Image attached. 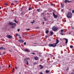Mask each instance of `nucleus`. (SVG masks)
Wrapping results in <instances>:
<instances>
[{
    "label": "nucleus",
    "instance_id": "obj_1",
    "mask_svg": "<svg viewBox=\"0 0 74 74\" xmlns=\"http://www.w3.org/2000/svg\"><path fill=\"white\" fill-rule=\"evenodd\" d=\"M72 15L71 12H69L67 14V17H68V18H72Z\"/></svg>",
    "mask_w": 74,
    "mask_h": 74
},
{
    "label": "nucleus",
    "instance_id": "obj_2",
    "mask_svg": "<svg viewBox=\"0 0 74 74\" xmlns=\"http://www.w3.org/2000/svg\"><path fill=\"white\" fill-rule=\"evenodd\" d=\"M58 29V28L55 27V26H54L52 28V30L53 31H56Z\"/></svg>",
    "mask_w": 74,
    "mask_h": 74
},
{
    "label": "nucleus",
    "instance_id": "obj_3",
    "mask_svg": "<svg viewBox=\"0 0 74 74\" xmlns=\"http://www.w3.org/2000/svg\"><path fill=\"white\" fill-rule=\"evenodd\" d=\"M6 37H7V38L9 39L11 38H12V36L8 34L7 35Z\"/></svg>",
    "mask_w": 74,
    "mask_h": 74
},
{
    "label": "nucleus",
    "instance_id": "obj_4",
    "mask_svg": "<svg viewBox=\"0 0 74 74\" xmlns=\"http://www.w3.org/2000/svg\"><path fill=\"white\" fill-rule=\"evenodd\" d=\"M18 42H22L23 43V42H24V40H18Z\"/></svg>",
    "mask_w": 74,
    "mask_h": 74
},
{
    "label": "nucleus",
    "instance_id": "obj_5",
    "mask_svg": "<svg viewBox=\"0 0 74 74\" xmlns=\"http://www.w3.org/2000/svg\"><path fill=\"white\" fill-rule=\"evenodd\" d=\"M9 25H14V23L12 22H9Z\"/></svg>",
    "mask_w": 74,
    "mask_h": 74
},
{
    "label": "nucleus",
    "instance_id": "obj_6",
    "mask_svg": "<svg viewBox=\"0 0 74 74\" xmlns=\"http://www.w3.org/2000/svg\"><path fill=\"white\" fill-rule=\"evenodd\" d=\"M64 40H66L65 43L66 44H67V43L68 42V39H67L64 38Z\"/></svg>",
    "mask_w": 74,
    "mask_h": 74
},
{
    "label": "nucleus",
    "instance_id": "obj_7",
    "mask_svg": "<svg viewBox=\"0 0 74 74\" xmlns=\"http://www.w3.org/2000/svg\"><path fill=\"white\" fill-rule=\"evenodd\" d=\"M71 1H68V0H65V3H66H66H67V2H68V3H69V2H71Z\"/></svg>",
    "mask_w": 74,
    "mask_h": 74
},
{
    "label": "nucleus",
    "instance_id": "obj_8",
    "mask_svg": "<svg viewBox=\"0 0 74 74\" xmlns=\"http://www.w3.org/2000/svg\"><path fill=\"white\" fill-rule=\"evenodd\" d=\"M34 59L35 60H37L38 59V58L37 57H35L34 58Z\"/></svg>",
    "mask_w": 74,
    "mask_h": 74
},
{
    "label": "nucleus",
    "instance_id": "obj_9",
    "mask_svg": "<svg viewBox=\"0 0 74 74\" xmlns=\"http://www.w3.org/2000/svg\"><path fill=\"white\" fill-rule=\"evenodd\" d=\"M53 45V47H55L56 46V43L52 44Z\"/></svg>",
    "mask_w": 74,
    "mask_h": 74
},
{
    "label": "nucleus",
    "instance_id": "obj_10",
    "mask_svg": "<svg viewBox=\"0 0 74 74\" xmlns=\"http://www.w3.org/2000/svg\"><path fill=\"white\" fill-rule=\"evenodd\" d=\"M24 51H26L27 52H29V51H30V50H29V49H25Z\"/></svg>",
    "mask_w": 74,
    "mask_h": 74
},
{
    "label": "nucleus",
    "instance_id": "obj_11",
    "mask_svg": "<svg viewBox=\"0 0 74 74\" xmlns=\"http://www.w3.org/2000/svg\"><path fill=\"white\" fill-rule=\"evenodd\" d=\"M29 59V58H25L24 59V60H25V61H27Z\"/></svg>",
    "mask_w": 74,
    "mask_h": 74
},
{
    "label": "nucleus",
    "instance_id": "obj_12",
    "mask_svg": "<svg viewBox=\"0 0 74 74\" xmlns=\"http://www.w3.org/2000/svg\"><path fill=\"white\" fill-rule=\"evenodd\" d=\"M56 44L57 45V44H58V42H59V40L58 39H56Z\"/></svg>",
    "mask_w": 74,
    "mask_h": 74
},
{
    "label": "nucleus",
    "instance_id": "obj_13",
    "mask_svg": "<svg viewBox=\"0 0 74 74\" xmlns=\"http://www.w3.org/2000/svg\"><path fill=\"white\" fill-rule=\"evenodd\" d=\"M49 45L50 47H53L52 44H49Z\"/></svg>",
    "mask_w": 74,
    "mask_h": 74
},
{
    "label": "nucleus",
    "instance_id": "obj_14",
    "mask_svg": "<svg viewBox=\"0 0 74 74\" xmlns=\"http://www.w3.org/2000/svg\"><path fill=\"white\" fill-rule=\"evenodd\" d=\"M39 67H40V69L43 68V66H42L41 65H39Z\"/></svg>",
    "mask_w": 74,
    "mask_h": 74
},
{
    "label": "nucleus",
    "instance_id": "obj_15",
    "mask_svg": "<svg viewBox=\"0 0 74 74\" xmlns=\"http://www.w3.org/2000/svg\"><path fill=\"white\" fill-rule=\"evenodd\" d=\"M70 48L72 49V48H73V45H71L70 46Z\"/></svg>",
    "mask_w": 74,
    "mask_h": 74
},
{
    "label": "nucleus",
    "instance_id": "obj_16",
    "mask_svg": "<svg viewBox=\"0 0 74 74\" xmlns=\"http://www.w3.org/2000/svg\"><path fill=\"white\" fill-rule=\"evenodd\" d=\"M50 33V34H51L50 35L51 36H52V35H53V32H51Z\"/></svg>",
    "mask_w": 74,
    "mask_h": 74
},
{
    "label": "nucleus",
    "instance_id": "obj_17",
    "mask_svg": "<svg viewBox=\"0 0 74 74\" xmlns=\"http://www.w3.org/2000/svg\"><path fill=\"white\" fill-rule=\"evenodd\" d=\"M49 71H48L47 70L46 71H45V73H49Z\"/></svg>",
    "mask_w": 74,
    "mask_h": 74
},
{
    "label": "nucleus",
    "instance_id": "obj_18",
    "mask_svg": "<svg viewBox=\"0 0 74 74\" xmlns=\"http://www.w3.org/2000/svg\"><path fill=\"white\" fill-rule=\"evenodd\" d=\"M54 18H56L58 17V16L57 15H55L54 16Z\"/></svg>",
    "mask_w": 74,
    "mask_h": 74
},
{
    "label": "nucleus",
    "instance_id": "obj_19",
    "mask_svg": "<svg viewBox=\"0 0 74 74\" xmlns=\"http://www.w3.org/2000/svg\"><path fill=\"white\" fill-rule=\"evenodd\" d=\"M12 29H14V28H15V27L14 25H12Z\"/></svg>",
    "mask_w": 74,
    "mask_h": 74
},
{
    "label": "nucleus",
    "instance_id": "obj_20",
    "mask_svg": "<svg viewBox=\"0 0 74 74\" xmlns=\"http://www.w3.org/2000/svg\"><path fill=\"white\" fill-rule=\"evenodd\" d=\"M49 32V31L48 30H47L46 31V34H48V33Z\"/></svg>",
    "mask_w": 74,
    "mask_h": 74
},
{
    "label": "nucleus",
    "instance_id": "obj_21",
    "mask_svg": "<svg viewBox=\"0 0 74 74\" xmlns=\"http://www.w3.org/2000/svg\"><path fill=\"white\" fill-rule=\"evenodd\" d=\"M3 49V47H1L0 48V49L1 50H2V49Z\"/></svg>",
    "mask_w": 74,
    "mask_h": 74
},
{
    "label": "nucleus",
    "instance_id": "obj_22",
    "mask_svg": "<svg viewBox=\"0 0 74 74\" xmlns=\"http://www.w3.org/2000/svg\"><path fill=\"white\" fill-rule=\"evenodd\" d=\"M34 22H35V21L34 20H33V22H31L30 23H32V24H33V23H34Z\"/></svg>",
    "mask_w": 74,
    "mask_h": 74
},
{
    "label": "nucleus",
    "instance_id": "obj_23",
    "mask_svg": "<svg viewBox=\"0 0 74 74\" xmlns=\"http://www.w3.org/2000/svg\"><path fill=\"white\" fill-rule=\"evenodd\" d=\"M43 19L45 20V21H47V19H46V18H45V17H44Z\"/></svg>",
    "mask_w": 74,
    "mask_h": 74
},
{
    "label": "nucleus",
    "instance_id": "obj_24",
    "mask_svg": "<svg viewBox=\"0 0 74 74\" xmlns=\"http://www.w3.org/2000/svg\"><path fill=\"white\" fill-rule=\"evenodd\" d=\"M40 8H39V9H37V11L38 12H40Z\"/></svg>",
    "mask_w": 74,
    "mask_h": 74
},
{
    "label": "nucleus",
    "instance_id": "obj_25",
    "mask_svg": "<svg viewBox=\"0 0 74 74\" xmlns=\"http://www.w3.org/2000/svg\"><path fill=\"white\" fill-rule=\"evenodd\" d=\"M32 55H36V53H32Z\"/></svg>",
    "mask_w": 74,
    "mask_h": 74
},
{
    "label": "nucleus",
    "instance_id": "obj_26",
    "mask_svg": "<svg viewBox=\"0 0 74 74\" xmlns=\"http://www.w3.org/2000/svg\"><path fill=\"white\" fill-rule=\"evenodd\" d=\"M23 45H26V42H24Z\"/></svg>",
    "mask_w": 74,
    "mask_h": 74
},
{
    "label": "nucleus",
    "instance_id": "obj_27",
    "mask_svg": "<svg viewBox=\"0 0 74 74\" xmlns=\"http://www.w3.org/2000/svg\"><path fill=\"white\" fill-rule=\"evenodd\" d=\"M28 64H29V62H28V61H27L26 65H28Z\"/></svg>",
    "mask_w": 74,
    "mask_h": 74
},
{
    "label": "nucleus",
    "instance_id": "obj_28",
    "mask_svg": "<svg viewBox=\"0 0 74 74\" xmlns=\"http://www.w3.org/2000/svg\"><path fill=\"white\" fill-rule=\"evenodd\" d=\"M16 36H20V35L18 34H16Z\"/></svg>",
    "mask_w": 74,
    "mask_h": 74
},
{
    "label": "nucleus",
    "instance_id": "obj_29",
    "mask_svg": "<svg viewBox=\"0 0 74 74\" xmlns=\"http://www.w3.org/2000/svg\"><path fill=\"white\" fill-rule=\"evenodd\" d=\"M19 38L20 39H22V38H21V36H19Z\"/></svg>",
    "mask_w": 74,
    "mask_h": 74
},
{
    "label": "nucleus",
    "instance_id": "obj_30",
    "mask_svg": "<svg viewBox=\"0 0 74 74\" xmlns=\"http://www.w3.org/2000/svg\"><path fill=\"white\" fill-rule=\"evenodd\" d=\"M30 30V29L29 28L28 29H26V30H27V31H29Z\"/></svg>",
    "mask_w": 74,
    "mask_h": 74
},
{
    "label": "nucleus",
    "instance_id": "obj_31",
    "mask_svg": "<svg viewBox=\"0 0 74 74\" xmlns=\"http://www.w3.org/2000/svg\"><path fill=\"white\" fill-rule=\"evenodd\" d=\"M60 34H61V35H62V36H63V34H64V33H60Z\"/></svg>",
    "mask_w": 74,
    "mask_h": 74
},
{
    "label": "nucleus",
    "instance_id": "obj_32",
    "mask_svg": "<svg viewBox=\"0 0 74 74\" xmlns=\"http://www.w3.org/2000/svg\"><path fill=\"white\" fill-rule=\"evenodd\" d=\"M53 16H54L55 15V13H54V12H53Z\"/></svg>",
    "mask_w": 74,
    "mask_h": 74
},
{
    "label": "nucleus",
    "instance_id": "obj_33",
    "mask_svg": "<svg viewBox=\"0 0 74 74\" xmlns=\"http://www.w3.org/2000/svg\"><path fill=\"white\" fill-rule=\"evenodd\" d=\"M28 10H31V8H29Z\"/></svg>",
    "mask_w": 74,
    "mask_h": 74
},
{
    "label": "nucleus",
    "instance_id": "obj_34",
    "mask_svg": "<svg viewBox=\"0 0 74 74\" xmlns=\"http://www.w3.org/2000/svg\"><path fill=\"white\" fill-rule=\"evenodd\" d=\"M17 31L18 32H19V31H20V29H17Z\"/></svg>",
    "mask_w": 74,
    "mask_h": 74
},
{
    "label": "nucleus",
    "instance_id": "obj_35",
    "mask_svg": "<svg viewBox=\"0 0 74 74\" xmlns=\"http://www.w3.org/2000/svg\"><path fill=\"white\" fill-rule=\"evenodd\" d=\"M63 31V29H61V32H62Z\"/></svg>",
    "mask_w": 74,
    "mask_h": 74
},
{
    "label": "nucleus",
    "instance_id": "obj_36",
    "mask_svg": "<svg viewBox=\"0 0 74 74\" xmlns=\"http://www.w3.org/2000/svg\"><path fill=\"white\" fill-rule=\"evenodd\" d=\"M34 52H38V51H34Z\"/></svg>",
    "mask_w": 74,
    "mask_h": 74
},
{
    "label": "nucleus",
    "instance_id": "obj_37",
    "mask_svg": "<svg viewBox=\"0 0 74 74\" xmlns=\"http://www.w3.org/2000/svg\"><path fill=\"white\" fill-rule=\"evenodd\" d=\"M10 67H11V65H10L8 67L9 68H10Z\"/></svg>",
    "mask_w": 74,
    "mask_h": 74
},
{
    "label": "nucleus",
    "instance_id": "obj_38",
    "mask_svg": "<svg viewBox=\"0 0 74 74\" xmlns=\"http://www.w3.org/2000/svg\"><path fill=\"white\" fill-rule=\"evenodd\" d=\"M72 12H73V13L74 12V10H72Z\"/></svg>",
    "mask_w": 74,
    "mask_h": 74
},
{
    "label": "nucleus",
    "instance_id": "obj_39",
    "mask_svg": "<svg viewBox=\"0 0 74 74\" xmlns=\"http://www.w3.org/2000/svg\"><path fill=\"white\" fill-rule=\"evenodd\" d=\"M14 68H13V70H12V72H14Z\"/></svg>",
    "mask_w": 74,
    "mask_h": 74
},
{
    "label": "nucleus",
    "instance_id": "obj_40",
    "mask_svg": "<svg viewBox=\"0 0 74 74\" xmlns=\"http://www.w3.org/2000/svg\"><path fill=\"white\" fill-rule=\"evenodd\" d=\"M14 26H16V23H14Z\"/></svg>",
    "mask_w": 74,
    "mask_h": 74
},
{
    "label": "nucleus",
    "instance_id": "obj_41",
    "mask_svg": "<svg viewBox=\"0 0 74 74\" xmlns=\"http://www.w3.org/2000/svg\"><path fill=\"white\" fill-rule=\"evenodd\" d=\"M5 5H8V4L7 3H5Z\"/></svg>",
    "mask_w": 74,
    "mask_h": 74
},
{
    "label": "nucleus",
    "instance_id": "obj_42",
    "mask_svg": "<svg viewBox=\"0 0 74 74\" xmlns=\"http://www.w3.org/2000/svg\"><path fill=\"white\" fill-rule=\"evenodd\" d=\"M15 69H18V68H17V67H15Z\"/></svg>",
    "mask_w": 74,
    "mask_h": 74
},
{
    "label": "nucleus",
    "instance_id": "obj_43",
    "mask_svg": "<svg viewBox=\"0 0 74 74\" xmlns=\"http://www.w3.org/2000/svg\"><path fill=\"white\" fill-rule=\"evenodd\" d=\"M53 5V4H51V5L52 6V5Z\"/></svg>",
    "mask_w": 74,
    "mask_h": 74
},
{
    "label": "nucleus",
    "instance_id": "obj_44",
    "mask_svg": "<svg viewBox=\"0 0 74 74\" xmlns=\"http://www.w3.org/2000/svg\"><path fill=\"white\" fill-rule=\"evenodd\" d=\"M45 38H47V37H48V36H45Z\"/></svg>",
    "mask_w": 74,
    "mask_h": 74
},
{
    "label": "nucleus",
    "instance_id": "obj_45",
    "mask_svg": "<svg viewBox=\"0 0 74 74\" xmlns=\"http://www.w3.org/2000/svg\"><path fill=\"white\" fill-rule=\"evenodd\" d=\"M5 54V52H3V53L2 54V55H4Z\"/></svg>",
    "mask_w": 74,
    "mask_h": 74
},
{
    "label": "nucleus",
    "instance_id": "obj_46",
    "mask_svg": "<svg viewBox=\"0 0 74 74\" xmlns=\"http://www.w3.org/2000/svg\"><path fill=\"white\" fill-rule=\"evenodd\" d=\"M36 63H36V62H35L34 63V65H36Z\"/></svg>",
    "mask_w": 74,
    "mask_h": 74
},
{
    "label": "nucleus",
    "instance_id": "obj_47",
    "mask_svg": "<svg viewBox=\"0 0 74 74\" xmlns=\"http://www.w3.org/2000/svg\"><path fill=\"white\" fill-rule=\"evenodd\" d=\"M71 74H74V72H73Z\"/></svg>",
    "mask_w": 74,
    "mask_h": 74
},
{
    "label": "nucleus",
    "instance_id": "obj_48",
    "mask_svg": "<svg viewBox=\"0 0 74 74\" xmlns=\"http://www.w3.org/2000/svg\"><path fill=\"white\" fill-rule=\"evenodd\" d=\"M14 21L15 22H16V20H14Z\"/></svg>",
    "mask_w": 74,
    "mask_h": 74
},
{
    "label": "nucleus",
    "instance_id": "obj_49",
    "mask_svg": "<svg viewBox=\"0 0 74 74\" xmlns=\"http://www.w3.org/2000/svg\"><path fill=\"white\" fill-rule=\"evenodd\" d=\"M16 23H18V22L16 21Z\"/></svg>",
    "mask_w": 74,
    "mask_h": 74
},
{
    "label": "nucleus",
    "instance_id": "obj_50",
    "mask_svg": "<svg viewBox=\"0 0 74 74\" xmlns=\"http://www.w3.org/2000/svg\"><path fill=\"white\" fill-rule=\"evenodd\" d=\"M12 5H14V3H12Z\"/></svg>",
    "mask_w": 74,
    "mask_h": 74
},
{
    "label": "nucleus",
    "instance_id": "obj_51",
    "mask_svg": "<svg viewBox=\"0 0 74 74\" xmlns=\"http://www.w3.org/2000/svg\"><path fill=\"white\" fill-rule=\"evenodd\" d=\"M3 49H5V48H3Z\"/></svg>",
    "mask_w": 74,
    "mask_h": 74
},
{
    "label": "nucleus",
    "instance_id": "obj_52",
    "mask_svg": "<svg viewBox=\"0 0 74 74\" xmlns=\"http://www.w3.org/2000/svg\"><path fill=\"white\" fill-rule=\"evenodd\" d=\"M61 11L62 12V11H63V10H61Z\"/></svg>",
    "mask_w": 74,
    "mask_h": 74
},
{
    "label": "nucleus",
    "instance_id": "obj_53",
    "mask_svg": "<svg viewBox=\"0 0 74 74\" xmlns=\"http://www.w3.org/2000/svg\"><path fill=\"white\" fill-rule=\"evenodd\" d=\"M23 14V12L21 13V15H22Z\"/></svg>",
    "mask_w": 74,
    "mask_h": 74
},
{
    "label": "nucleus",
    "instance_id": "obj_54",
    "mask_svg": "<svg viewBox=\"0 0 74 74\" xmlns=\"http://www.w3.org/2000/svg\"><path fill=\"white\" fill-rule=\"evenodd\" d=\"M18 47H21V45H19L18 46Z\"/></svg>",
    "mask_w": 74,
    "mask_h": 74
},
{
    "label": "nucleus",
    "instance_id": "obj_55",
    "mask_svg": "<svg viewBox=\"0 0 74 74\" xmlns=\"http://www.w3.org/2000/svg\"><path fill=\"white\" fill-rule=\"evenodd\" d=\"M33 44H37L36 43H33Z\"/></svg>",
    "mask_w": 74,
    "mask_h": 74
},
{
    "label": "nucleus",
    "instance_id": "obj_56",
    "mask_svg": "<svg viewBox=\"0 0 74 74\" xmlns=\"http://www.w3.org/2000/svg\"><path fill=\"white\" fill-rule=\"evenodd\" d=\"M19 74H21V72H19Z\"/></svg>",
    "mask_w": 74,
    "mask_h": 74
},
{
    "label": "nucleus",
    "instance_id": "obj_57",
    "mask_svg": "<svg viewBox=\"0 0 74 74\" xmlns=\"http://www.w3.org/2000/svg\"><path fill=\"white\" fill-rule=\"evenodd\" d=\"M43 24H44V22H43Z\"/></svg>",
    "mask_w": 74,
    "mask_h": 74
},
{
    "label": "nucleus",
    "instance_id": "obj_58",
    "mask_svg": "<svg viewBox=\"0 0 74 74\" xmlns=\"http://www.w3.org/2000/svg\"><path fill=\"white\" fill-rule=\"evenodd\" d=\"M44 14V13H42V14Z\"/></svg>",
    "mask_w": 74,
    "mask_h": 74
},
{
    "label": "nucleus",
    "instance_id": "obj_59",
    "mask_svg": "<svg viewBox=\"0 0 74 74\" xmlns=\"http://www.w3.org/2000/svg\"><path fill=\"white\" fill-rule=\"evenodd\" d=\"M9 51H11V50H9Z\"/></svg>",
    "mask_w": 74,
    "mask_h": 74
},
{
    "label": "nucleus",
    "instance_id": "obj_60",
    "mask_svg": "<svg viewBox=\"0 0 74 74\" xmlns=\"http://www.w3.org/2000/svg\"><path fill=\"white\" fill-rule=\"evenodd\" d=\"M2 55V54H0V55Z\"/></svg>",
    "mask_w": 74,
    "mask_h": 74
},
{
    "label": "nucleus",
    "instance_id": "obj_61",
    "mask_svg": "<svg viewBox=\"0 0 74 74\" xmlns=\"http://www.w3.org/2000/svg\"><path fill=\"white\" fill-rule=\"evenodd\" d=\"M1 9V7H0V10Z\"/></svg>",
    "mask_w": 74,
    "mask_h": 74
},
{
    "label": "nucleus",
    "instance_id": "obj_62",
    "mask_svg": "<svg viewBox=\"0 0 74 74\" xmlns=\"http://www.w3.org/2000/svg\"><path fill=\"white\" fill-rule=\"evenodd\" d=\"M1 68V66H0V69Z\"/></svg>",
    "mask_w": 74,
    "mask_h": 74
},
{
    "label": "nucleus",
    "instance_id": "obj_63",
    "mask_svg": "<svg viewBox=\"0 0 74 74\" xmlns=\"http://www.w3.org/2000/svg\"><path fill=\"white\" fill-rule=\"evenodd\" d=\"M62 7H63V6H62Z\"/></svg>",
    "mask_w": 74,
    "mask_h": 74
},
{
    "label": "nucleus",
    "instance_id": "obj_64",
    "mask_svg": "<svg viewBox=\"0 0 74 74\" xmlns=\"http://www.w3.org/2000/svg\"><path fill=\"white\" fill-rule=\"evenodd\" d=\"M65 22H66V21H65Z\"/></svg>",
    "mask_w": 74,
    "mask_h": 74
}]
</instances>
